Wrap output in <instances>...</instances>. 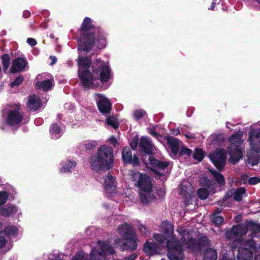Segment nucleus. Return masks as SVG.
<instances>
[{"instance_id": "nucleus-1", "label": "nucleus", "mask_w": 260, "mask_h": 260, "mask_svg": "<svg viewBox=\"0 0 260 260\" xmlns=\"http://www.w3.org/2000/svg\"><path fill=\"white\" fill-rule=\"evenodd\" d=\"M91 61L88 57L82 58V86L92 88L95 86L93 81L95 79L91 74V70L98 75L102 82H107L110 77L108 65L100 60L96 59L90 66Z\"/></svg>"}, {"instance_id": "nucleus-2", "label": "nucleus", "mask_w": 260, "mask_h": 260, "mask_svg": "<svg viewBox=\"0 0 260 260\" xmlns=\"http://www.w3.org/2000/svg\"><path fill=\"white\" fill-rule=\"evenodd\" d=\"M99 28L94 26L90 18H84L82 23V53H90L96 43L98 49L106 47V39L103 35H99Z\"/></svg>"}, {"instance_id": "nucleus-3", "label": "nucleus", "mask_w": 260, "mask_h": 260, "mask_svg": "<svg viewBox=\"0 0 260 260\" xmlns=\"http://www.w3.org/2000/svg\"><path fill=\"white\" fill-rule=\"evenodd\" d=\"M113 160L112 147H99L96 154L90 157L89 162L91 169L98 172L112 169Z\"/></svg>"}, {"instance_id": "nucleus-4", "label": "nucleus", "mask_w": 260, "mask_h": 260, "mask_svg": "<svg viewBox=\"0 0 260 260\" xmlns=\"http://www.w3.org/2000/svg\"><path fill=\"white\" fill-rule=\"evenodd\" d=\"M142 162L149 170L158 177L164 176V173H161L159 170H164L169 165V161L158 160L153 156H149L148 161L143 158Z\"/></svg>"}, {"instance_id": "nucleus-5", "label": "nucleus", "mask_w": 260, "mask_h": 260, "mask_svg": "<svg viewBox=\"0 0 260 260\" xmlns=\"http://www.w3.org/2000/svg\"><path fill=\"white\" fill-rule=\"evenodd\" d=\"M208 157L218 171L224 170L227 160V154L225 150L222 148L216 149L210 152Z\"/></svg>"}, {"instance_id": "nucleus-6", "label": "nucleus", "mask_w": 260, "mask_h": 260, "mask_svg": "<svg viewBox=\"0 0 260 260\" xmlns=\"http://www.w3.org/2000/svg\"><path fill=\"white\" fill-rule=\"evenodd\" d=\"M138 179L137 186L141 191L151 192L152 184L151 178L147 175L142 174L139 172L133 173L132 181H135Z\"/></svg>"}, {"instance_id": "nucleus-7", "label": "nucleus", "mask_w": 260, "mask_h": 260, "mask_svg": "<svg viewBox=\"0 0 260 260\" xmlns=\"http://www.w3.org/2000/svg\"><path fill=\"white\" fill-rule=\"evenodd\" d=\"M6 122L12 126H19L22 123L23 115L20 111V107H10L8 110Z\"/></svg>"}, {"instance_id": "nucleus-8", "label": "nucleus", "mask_w": 260, "mask_h": 260, "mask_svg": "<svg viewBox=\"0 0 260 260\" xmlns=\"http://www.w3.org/2000/svg\"><path fill=\"white\" fill-rule=\"evenodd\" d=\"M37 79L38 81L36 83V87L37 89L47 91L51 88L53 78L50 75L45 73L39 75Z\"/></svg>"}, {"instance_id": "nucleus-9", "label": "nucleus", "mask_w": 260, "mask_h": 260, "mask_svg": "<svg viewBox=\"0 0 260 260\" xmlns=\"http://www.w3.org/2000/svg\"><path fill=\"white\" fill-rule=\"evenodd\" d=\"M94 98L101 113H108L110 112L111 109V104L107 98L99 93L95 94Z\"/></svg>"}, {"instance_id": "nucleus-10", "label": "nucleus", "mask_w": 260, "mask_h": 260, "mask_svg": "<svg viewBox=\"0 0 260 260\" xmlns=\"http://www.w3.org/2000/svg\"><path fill=\"white\" fill-rule=\"evenodd\" d=\"M115 243L121 246L122 250L134 251L137 248L135 237L115 239Z\"/></svg>"}, {"instance_id": "nucleus-11", "label": "nucleus", "mask_w": 260, "mask_h": 260, "mask_svg": "<svg viewBox=\"0 0 260 260\" xmlns=\"http://www.w3.org/2000/svg\"><path fill=\"white\" fill-rule=\"evenodd\" d=\"M244 150L242 147H228L229 161L232 165L237 164L243 158Z\"/></svg>"}, {"instance_id": "nucleus-12", "label": "nucleus", "mask_w": 260, "mask_h": 260, "mask_svg": "<svg viewBox=\"0 0 260 260\" xmlns=\"http://www.w3.org/2000/svg\"><path fill=\"white\" fill-rule=\"evenodd\" d=\"M247 152V162L252 166H256L260 162V147H251Z\"/></svg>"}, {"instance_id": "nucleus-13", "label": "nucleus", "mask_w": 260, "mask_h": 260, "mask_svg": "<svg viewBox=\"0 0 260 260\" xmlns=\"http://www.w3.org/2000/svg\"><path fill=\"white\" fill-rule=\"evenodd\" d=\"M248 141L250 146H260V128H252L249 132Z\"/></svg>"}, {"instance_id": "nucleus-14", "label": "nucleus", "mask_w": 260, "mask_h": 260, "mask_svg": "<svg viewBox=\"0 0 260 260\" xmlns=\"http://www.w3.org/2000/svg\"><path fill=\"white\" fill-rule=\"evenodd\" d=\"M118 232L123 236V238L134 237L133 228L127 223H124L119 225L118 227Z\"/></svg>"}, {"instance_id": "nucleus-15", "label": "nucleus", "mask_w": 260, "mask_h": 260, "mask_svg": "<svg viewBox=\"0 0 260 260\" xmlns=\"http://www.w3.org/2000/svg\"><path fill=\"white\" fill-rule=\"evenodd\" d=\"M26 60L22 58H18L12 62L11 71L12 73L20 72L23 70L26 66Z\"/></svg>"}, {"instance_id": "nucleus-16", "label": "nucleus", "mask_w": 260, "mask_h": 260, "mask_svg": "<svg viewBox=\"0 0 260 260\" xmlns=\"http://www.w3.org/2000/svg\"><path fill=\"white\" fill-rule=\"evenodd\" d=\"M27 107L31 110H36L41 106V102L39 98L34 94L28 98Z\"/></svg>"}, {"instance_id": "nucleus-17", "label": "nucleus", "mask_w": 260, "mask_h": 260, "mask_svg": "<svg viewBox=\"0 0 260 260\" xmlns=\"http://www.w3.org/2000/svg\"><path fill=\"white\" fill-rule=\"evenodd\" d=\"M225 140L224 134H213L208 139L207 142L210 145H219Z\"/></svg>"}, {"instance_id": "nucleus-18", "label": "nucleus", "mask_w": 260, "mask_h": 260, "mask_svg": "<svg viewBox=\"0 0 260 260\" xmlns=\"http://www.w3.org/2000/svg\"><path fill=\"white\" fill-rule=\"evenodd\" d=\"M253 256V252L249 249H239L237 259L238 260H252Z\"/></svg>"}, {"instance_id": "nucleus-19", "label": "nucleus", "mask_w": 260, "mask_h": 260, "mask_svg": "<svg viewBox=\"0 0 260 260\" xmlns=\"http://www.w3.org/2000/svg\"><path fill=\"white\" fill-rule=\"evenodd\" d=\"M98 243L100 245V249L104 253V255H112L115 253V250L113 247L108 242L98 241Z\"/></svg>"}, {"instance_id": "nucleus-20", "label": "nucleus", "mask_w": 260, "mask_h": 260, "mask_svg": "<svg viewBox=\"0 0 260 260\" xmlns=\"http://www.w3.org/2000/svg\"><path fill=\"white\" fill-rule=\"evenodd\" d=\"M76 165L77 162L74 160H67L65 161H62L60 171L64 173L71 172Z\"/></svg>"}, {"instance_id": "nucleus-21", "label": "nucleus", "mask_w": 260, "mask_h": 260, "mask_svg": "<svg viewBox=\"0 0 260 260\" xmlns=\"http://www.w3.org/2000/svg\"><path fill=\"white\" fill-rule=\"evenodd\" d=\"M209 172L213 177L214 179L220 186L225 185V180L224 177L219 171L213 169H210Z\"/></svg>"}, {"instance_id": "nucleus-22", "label": "nucleus", "mask_w": 260, "mask_h": 260, "mask_svg": "<svg viewBox=\"0 0 260 260\" xmlns=\"http://www.w3.org/2000/svg\"><path fill=\"white\" fill-rule=\"evenodd\" d=\"M217 258V251L212 248L206 249L203 254V260H216Z\"/></svg>"}, {"instance_id": "nucleus-23", "label": "nucleus", "mask_w": 260, "mask_h": 260, "mask_svg": "<svg viewBox=\"0 0 260 260\" xmlns=\"http://www.w3.org/2000/svg\"><path fill=\"white\" fill-rule=\"evenodd\" d=\"M166 246L168 249V252H176L182 250V246L178 242L168 240L167 242Z\"/></svg>"}, {"instance_id": "nucleus-24", "label": "nucleus", "mask_w": 260, "mask_h": 260, "mask_svg": "<svg viewBox=\"0 0 260 260\" xmlns=\"http://www.w3.org/2000/svg\"><path fill=\"white\" fill-rule=\"evenodd\" d=\"M157 250V245L155 243H150L146 241L144 246V250L147 255L154 254Z\"/></svg>"}, {"instance_id": "nucleus-25", "label": "nucleus", "mask_w": 260, "mask_h": 260, "mask_svg": "<svg viewBox=\"0 0 260 260\" xmlns=\"http://www.w3.org/2000/svg\"><path fill=\"white\" fill-rule=\"evenodd\" d=\"M155 199V196L151 192H140V200L141 202L144 205H148L151 201Z\"/></svg>"}, {"instance_id": "nucleus-26", "label": "nucleus", "mask_w": 260, "mask_h": 260, "mask_svg": "<svg viewBox=\"0 0 260 260\" xmlns=\"http://www.w3.org/2000/svg\"><path fill=\"white\" fill-rule=\"evenodd\" d=\"M198 246V251H201L204 248L210 246L211 241L207 236H203L200 237L197 240Z\"/></svg>"}, {"instance_id": "nucleus-27", "label": "nucleus", "mask_w": 260, "mask_h": 260, "mask_svg": "<svg viewBox=\"0 0 260 260\" xmlns=\"http://www.w3.org/2000/svg\"><path fill=\"white\" fill-rule=\"evenodd\" d=\"M115 179L111 173H108L105 179V187L107 190H112L113 188L115 187Z\"/></svg>"}, {"instance_id": "nucleus-28", "label": "nucleus", "mask_w": 260, "mask_h": 260, "mask_svg": "<svg viewBox=\"0 0 260 260\" xmlns=\"http://www.w3.org/2000/svg\"><path fill=\"white\" fill-rule=\"evenodd\" d=\"M243 133L239 132L237 133L232 135L229 139V142L232 145L241 144L243 141Z\"/></svg>"}, {"instance_id": "nucleus-29", "label": "nucleus", "mask_w": 260, "mask_h": 260, "mask_svg": "<svg viewBox=\"0 0 260 260\" xmlns=\"http://www.w3.org/2000/svg\"><path fill=\"white\" fill-rule=\"evenodd\" d=\"M156 150L155 147H140V152L142 154L143 156L141 158H144L146 160V158H149V156H152V155L155 153Z\"/></svg>"}, {"instance_id": "nucleus-30", "label": "nucleus", "mask_w": 260, "mask_h": 260, "mask_svg": "<svg viewBox=\"0 0 260 260\" xmlns=\"http://www.w3.org/2000/svg\"><path fill=\"white\" fill-rule=\"evenodd\" d=\"M90 257L92 260H105L106 256L101 249L98 250L94 248L91 250Z\"/></svg>"}, {"instance_id": "nucleus-31", "label": "nucleus", "mask_w": 260, "mask_h": 260, "mask_svg": "<svg viewBox=\"0 0 260 260\" xmlns=\"http://www.w3.org/2000/svg\"><path fill=\"white\" fill-rule=\"evenodd\" d=\"M50 133L52 138H58L61 135V129L56 124H52L50 128Z\"/></svg>"}, {"instance_id": "nucleus-32", "label": "nucleus", "mask_w": 260, "mask_h": 260, "mask_svg": "<svg viewBox=\"0 0 260 260\" xmlns=\"http://www.w3.org/2000/svg\"><path fill=\"white\" fill-rule=\"evenodd\" d=\"M187 249L193 251H198V246L197 241L193 238H189L185 243Z\"/></svg>"}, {"instance_id": "nucleus-33", "label": "nucleus", "mask_w": 260, "mask_h": 260, "mask_svg": "<svg viewBox=\"0 0 260 260\" xmlns=\"http://www.w3.org/2000/svg\"><path fill=\"white\" fill-rule=\"evenodd\" d=\"M246 193V189L244 187H239L236 190L233 199L237 202H240L243 199V195Z\"/></svg>"}, {"instance_id": "nucleus-34", "label": "nucleus", "mask_w": 260, "mask_h": 260, "mask_svg": "<svg viewBox=\"0 0 260 260\" xmlns=\"http://www.w3.org/2000/svg\"><path fill=\"white\" fill-rule=\"evenodd\" d=\"M239 235V225H234L232 227L231 230L227 232L225 234V236L227 239H231L234 237H236Z\"/></svg>"}, {"instance_id": "nucleus-35", "label": "nucleus", "mask_w": 260, "mask_h": 260, "mask_svg": "<svg viewBox=\"0 0 260 260\" xmlns=\"http://www.w3.org/2000/svg\"><path fill=\"white\" fill-rule=\"evenodd\" d=\"M205 153L202 149L197 147L193 154V158L201 162L205 158Z\"/></svg>"}, {"instance_id": "nucleus-36", "label": "nucleus", "mask_w": 260, "mask_h": 260, "mask_svg": "<svg viewBox=\"0 0 260 260\" xmlns=\"http://www.w3.org/2000/svg\"><path fill=\"white\" fill-rule=\"evenodd\" d=\"M167 255L170 260H183V250L176 252H168Z\"/></svg>"}, {"instance_id": "nucleus-37", "label": "nucleus", "mask_w": 260, "mask_h": 260, "mask_svg": "<svg viewBox=\"0 0 260 260\" xmlns=\"http://www.w3.org/2000/svg\"><path fill=\"white\" fill-rule=\"evenodd\" d=\"M246 225L249 231L254 232H260V224L255 223L251 220H247Z\"/></svg>"}, {"instance_id": "nucleus-38", "label": "nucleus", "mask_w": 260, "mask_h": 260, "mask_svg": "<svg viewBox=\"0 0 260 260\" xmlns=\"http://www.w3.org/2000/svg\"><path fill=\"white\" fill-rule=\"evenodd\" d=\"M198 198L202 200L207 199L209 197V191L207 188L204 187L200 188L197 192Z\"/></svg>"}, {"instance_id": "nucleus-39", "label": "nucleus", "mask_w": 260, "mask_h": 260, "mask_svg": "<svg viewBox=\"0 0 260 260\" xmlns=\"http://www.w3.org/2000/svg\"><path fill=\"white\" fill-rule=\"evenodd\" d=\"M129 147H128L129 148ZM127 147H123L122 153V157L124 162L127 163V162L131 160V157L132 156L131 151L128 149Z\"/></svg>"}, {"instance_id": "nucleus-40", "label": "nucleus", "mask_w": 260, "mask_h": 260, "mask_svg": "<svg viewBox=\"0 0 260 260\" xmlns=\"http://www.w3.org/2000/svg\"><path fill=\"white\" fill-rule=\"evenodd\" d=\"M6 235L8 236H16L18 234V229L14 226H10L5 229Z\"/></svg>"}, {"instance_id": "nucleus-41", "label": "nucleus", "mask_w": 260, "mask_h": 260, "mask_svg": "<svg viewBox=\"0 0 260 260\" xmlns=\"http://www.w3.org/2000/svg\"><path fill=\"white\" fill-rule=\"evenodd\" d=\"M166 140L169 146H179L181 144V142L174 137H168Z\"/></svg>"}, {"instance_id": "nucleus-42", "label": "nucleus", "mask_w": 260, "mask_h": 260, "mask_svg": "<svg viewBox=\"0 0 260 260\" xmlns=\"http://www.w3.org/2000/svg\"><path fill=\"white\" fill-rule=\"evenodd\" d=\"M106 121L109 125L113 127L114 128H117L118 126L117 120L114 116H109L107 117L106 119Z\"/></svg>"}, {"instance_id": "nucleus-43", "label": "nucleus", "mask_w": 260, "mask_h": 260, "mask_svg": "<svg viewBox=\"0 0 260 260\" xmlns=\"http://www.w3.org/2000/svg\"><path fill=\"white\" fill-rule=\"evenodd\" d=\"M2 64L4 71L7 70L10 64V57L8 54H4L2 56Z\"/></svg>"}, {"instance_id": "nucleus-44", "label": "nucleus", "mask_w": 260, "mask_h": 260, "mask_svg": "<svg viewBox=\"0 0 260 260\" xmlns=\"http://www.w3.org/2000/svg\"><path fill=\"white\" fill-rule=\"evenodd\" d=\"M139 146H152L150 139L147 137H142L140 141Z\"/></svg>"}, {"instance_id": "nucleus-45", "label": "nucleus", "mask_w": 260, "mask_h": 260, "mask_svg": "<svg viewBox=\"0 0 260 260\" xmlns=\"http://www.w3.org/2000/svg\"><path fill=\"white\" fill-rule=\"evenodd\" d=\"M8 199V194L6 191H0V207L6 203Z\"/></svg>"}, {"instance_id": "nucleus-46", "label": "nucleus", "mask_w": 260, "mask_h": 260, "mask_svg": "<svg viewBox=\"0 0 260 260\" xmlns=\"http://www.w3.org/2000/svg\"><path fill=\"white\" fill-rule=\"evenodd\" d=\"M224 218L222 216L213 215L212 222L216 225H220L223 221Z\"/></svg>"}, {"instance_id": "nucleus-47", "label": "nucleus", "mask_w": 260, "mask_h": 260, "mask_svg": "<svg viewBox=\"0 0 260 260\" xmlns=\"http://www.w3.org/2000/svg\"><path fill=\"white\" fill-rule=\"evenodd\" d=\"M181 149L179 151V155L180 156H182L183 155H187L190 156L192 153V151L191 149H189L188 147H181Z\"/></svg>"}, {"instance_id": "nucleus-48", "label": "nucleus", "mask_w": 260, "mask_h": 260, "mask_svg": "<svg viewBox=\"0 0 260 260\" xmlns=\"http://www.w3.org/2000/svg\"><path fill=\"white\" fill-rule=\"evenodd\" d=\"M153 237L156 241L160 244H163L167 239L164 236L156 233L154 234Z\"/></svg>"}, {"instance_id": "nucleus-49", "label": "nucleus", "mask_w": 260, "mask_h": 260, "mask_svg": "<svg viewBox=\"0 0 260 260\" xmlns=\"http://www.w3.org/2000/svg\"><path fill=\"white\" fill-rule=\"evenodd\" d=\"M127 163L132 165L134 166H137L140 165V159L138 155L134 154L131 157V160L128 161Z\"/></svg>"}, {"instance_id": "nucleus-50", "label": "nucleus", "mask_w": 260, "mask_h": 260, "mask_svg": "<svg viewBox=\"0 0 260 260\" xmlns=\"http://www.w3.org/2000/svg\"><path fill=\"white\" fill-rule=\"evenodd\" d=\"M145 115V112L142 110H136L134 113V117L137 120L140 119L142 117H144Z\"/></svg>"}, {"instance_id": "nucleus-51", "label": "nucleus", "mask_w": 260, "mask_h": 260, "mask_svg": "<svg viewBox=\"0 0 260 260\" xmlns=\"http://www.w3.org/2000/svg\"><path fill=\"white\" fill-rule=\"evenodd\" d=\"M164 233L166 234H169L170 233H173V226L172 224H168L163 229Z\"/></svg>"}, {"instance_id": "nucleus-52", "label": "nucleus", "mask_w": 260, "mask_h": 260, "mask_svg": "<svg viewBox=\"0 0 260 260\" xmlns=\"http://www.w3.org/2000/svg\"><path fill=\"white\" fill-rule=\"evenodd\" d=\"M108 142L110 144H111L114 146H115L116 145H119L120 144V142H119V140L117 139L115 137H114L113 136L110 137V138L108 140Z\"/></svg>"}, {"instance_id": "nucleus-53", "label": "nucleus", "mask_w": 260, "mask_h": 260, "mask_svg": "<svg viewBox=\"0 0 260 260\" xmlns=\"http://www.w3.org/2000/svg\"><path fill=\"white\" fill-rule=\"evenodd\" d=\"M23 80V77L21 75L19 76L14 82L11 83V86H18L21 83Z\"/></svg>"}, {"instance_id": "nucleus-54", "label": "nucleus", "mask_w": 260, "mask_h": 260, "mask_svg": "<svg viewBox=\"0 0 260 260\" xmlns=\"http://www.w3.org/2000/svg\"><path fill=\"white\" fill-rule=\"evenodd\" d=\"M260 182V178L257 177H252L248 179V183L250 185H255Z\"/></svg>"}, {"instance_id": "nucleus-55", "label": "nucleus", "mask_w": 260, "mask_h": 260, "mask_svg": "<svg viewBox=\"0 0 260 260\" xmlns=\"http://www.w3.org/2000/svg\"><path fill=\"white\" fill-rule=\"evenodd\" d=\"M248 230L246 225L245 226H241L239 225V235H245L247 234Z\"/></svg>"}, {"instance_id": "nucleus-56", "label": "nucleus", "mask_w": 260, "mask_h": 260, "mask_svg": "<svg viewBox=\"0 0 260 260\" xmlns=\"http://www.w3.org/2000/svg\"><path fill=\"white\" fill-rule=\"evenodd\" d=\"M1 214L5 217H8L10 215L11 212L9 209L6 208H2L0 210Z\"/></svg>"}, {"instance_id": "nucleus-57", "label": "nucleus", "mask_w": 260, "mask_h": 260, "mask_svg": "<svg viewBox=\"0 0 260 260\" xmlns=\"http://www.w3.org/2000/svg\"><path fill=\"white\" fill-rule=\"evenodd\" d=\"M139 141V137L138 135L135 136L131 140L130 146H137Z\"/></svg>"}, {"instance_id": "nucleus-58", "label": "nucleus", "mask_w": 260, "mask_h": 260, "mask_svg": "<svg viewBox=\"0 0 260 260\" xmlns=\"http://www.w3.org/2000/svg\"><path fill=\"white\" fill-rule=\"evenodd\" d=\"M248 179V176L246 174H243L240 178V182L244 184H245L247 183Z\"/></svg>"}, {"instance_id": "nucleus-59", "label": "nucleus", "mask_w": 260, "mask_h": 260, "mask_svg": "<svg viewBox=\"0 0 260 260\" xmlns=\"http://www.w3.org/2000/svg\"><path fill=\"white\" fill-rule=\"evenodd\" d=\"M27 43L31 46H34L37 44L36 40L31 38L27 39Z\"/></svg>"}, {"instance_id": "nucleus-60", "label": "nucleus", "mask_w": 260, "mask_h": 260, "mask_svg": "<svg viewBox=\"0 0 260 260\" xmlns=\"http://www.w3.org/2000/svg\"><path fill=\"white\" fill-rule=\"evenodd\" d=\"M213 184L212 181L209 180V179H205L204 180V185L207 186L208 188H210L211 186Z\"/></svg>"}, {"instance_id": "nucleus-61", "label": "nucleus", "mask_w": 260, "mask_h": 260, "mask_svg": "<svg viewBox=\"0 0 260 260\" xmlns=\"http://www.w3.org/2000/svg\"><path fill=\"white\" fill-rule=\"evenodd\" d=\"M221 260H235L234 257H231L228 253H224L222 255Z\"/></svg>"}, {"instance_id": "nucleus-62", "label": "nucleus", "mask_w": 260, "mask_h": 260, "mask_svg": "<svg viewBox=\"0 0 260 260\" xmlns=\"http://www.w3.org/2000/svg\"><path fill=\"white\" fill-rule=\"evenodd\" d=\"M6 244V240L4 237L0 236V249L3 248Z\"/></svg>"}, {"instance_id": "nucleus-63", "label": "nucleus", "mask_w": 260, "mask_h": 260, "mask_svg": "<svg viewBox=\"0 0 260 260\" xmlns=\"http://www.w3.org/2000/svg\"><path fill=\"white\" fill-rule=\"evenodd\" d=\"M171 153L173 154L174 155L176 156L178 153H179V147H171Z\"/></svg>"}, {"instance_id": "nucleus-64", "label": "nucleus", "mask_w": 260, "mask_h": 260, "mask_svg": "<svg viewBox=\"0 0 260 260\" xmlns=\"http://www.w3.org/2000/svg\"><path fill=\"white\" fill-rule=\"evenodd\" d=\"M73 260H81V252L79 251L73 256Z\"/></svg>"}]
</instances>
